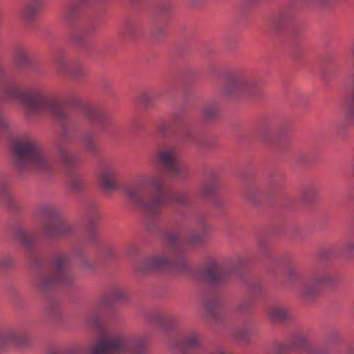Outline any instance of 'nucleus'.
<instances>
[{
	"instance_id": "48",
	"label": "nucleus",
	"mask_w": 354,
	"mask_h": 354,
	"mask_svg": "<svg viewBox=\"0 0 354 354\" xmlns=\"http://www.w3.org/2000/svg\"><path fill=\"white\" fill-rule=\"evenodd\" d=\"M344 249L346 253L354 254V239L347 241L344 244Z\"/></svg>"
},
{
	"instance_id": "41",
	"label": "nucleus",
	"mask_w": 354,
	"mask_h": 354,
	"mask_svg": "<svg viewBox=\"0 0 354 354\" xmlns=\"http://www.w3.org/2000/svg\"><path fill=\"white\" fill-rule=\"evenodd\" d=\"M173 120H174V123L177 126L182 127L186 123V122L187 120V116L183 112H178V113H176L174 115Z\"/></svg>"
},
{
	"instance_id": "26",
	"label": "nucleus",
	"mask_w": 354,
	"mask_h": 354,
	"mask_svg": "<svg viewBox=\"0 0 354 354\" xmlns=\"http://www.w3.org/2000/svg\"><path fill=\"white\" fill-rule=\"evenodd\" d=\"M83 113L90 122L100 123L102 121L100 111L91 105L86 104L84 107Z\"/></svg>"
},
{
	"instance_id": "43",
	"label": "nucleus",
	"mask_w": 354,
	"mask_h": 354,
	"mask_svg": "<svg viewBox=\"0 0 354 354\" xmlns=\"http://www.w3.org/2000/svg\"><path fill=\"white\" fill-rule=\"evenodd\" d=\"M221 299L218 297H215L212 301H206L205 305L210 313L214 308H216L221 304Z\"/></svg>"
},
{
	"instance_id": "50",
	"label": "nucleus",
	"mask_w": 354,
	"mask_h": 354,
	"mask_svg": "<svg viewBox=\"0 0 354 354\" xmlns=\"http://www.w3.org/2000/svg\"><path fill=\"white\" fill-rule=\"evenodd\" d=\"M142 101L145 104H148L147 95L146 94L142 95Z\"/></svg>"
},
{
	"instance_id": "19",
	"label": "nucleus",
	"mask_w": 354,
	"mask_h": 354,
	"mask_svg": "<svg viewBox=\"0 0 354 354\" xmlns=\"http://www.w3.org/2000/svg\"><path fill=\"white\" fill-rule=\"evenodd\" d=\"M38 214L44 221L41 223L40 234L42 236V227L46 222L55 223L58 221L59 211L52 204H43L38 209Z\"/></svg>"
},
{
	"instance_id": "9",
	"label": "nucleus",
	"mask_w": 354,
	"mask_h": 354,
	"mask_svg": "<svg viewBox=\"0 0 354 354\" xmlns=\"http://www.w3.org/2000/svg\"><path fill=\"white\" fill-rule=\"evenodd\" d=\"M332 276L326 272H319L310 274L308 278L301 281L298 291L299 294L306 299L316 297L321 288L329 283Z\"/></svg>"
},
{
	"instance_id": "10",
	"label": "nucleus",
	"mask_w": 354,
	"mask_h": 354,
	"mask_svg": "<svg viewBox=\"0 0 354 354\" xmlns=\"http://www.w3.org/2000/svg\"><path fill=\"white\" fill-rule=\"evenodd\" d=\"M230 271L218 259H211L202 267V278L213 286H221L228 280Z\"/></svg>"
},
{
	"instance_id": "47",
	"label": "nucleus",
	"mask_w": 354,
	"mask_h": 354,
	"mask_svg": "<svg viewBox=\"0 0 354 354\" xmlns=\"http://www.w3.org/2000/svg\"><path fill=\"white\" fill-rule=\"evenodd\" d=\"M346 117L348 121L354 123V100L347 109Z\"/></svg>"
},
{
	"instance_id": "53",
	"label": "nucleus",
	"mask_w": 354,
	"mask_h": 354,
	"mask_svg": "<svg viewBox=\"0 0 354 354\" xmlns=\"http://www.w3.org/2000/svg\"><path fill=\"white\" fill-rule=\"evenodd\" d=\"M89 230V233H90V234H91V233H92V231H93V227H92V226H91V227H89V230Z\"/></svg>"
},
{
	"instance_id": "45",
	"label": "nucleus",
	"mask_w": 354,
	"mask_h": 354,
	"mask_svg": "<svg viewBox=\"0 0 354 354\" xmlns=\"http://www.w3.org/2000/svg\"><path fill=\"white\" fill-rule=\"evenodd\" d=\"M271 131V127L267 124H265L260 127V129H259V135L263 139L266 140L269 137Z\"/></svg>"
},
{
	"instance_id": "51",
	"label": "nucleus",
	"mask_w": 354,
	"mask_h": 354,
	"mask_svg": "<svg viewBox=\"0 0 354 354\" xmlns=\"http://www.w3.org/2000/svg\"><path fill=\"white\" fill-rule=\"evenodd\" d=\"M48 354H64V353H60L57 351L53 350L50 351Z\"/></svg>"
},
{
	"instance_id": "42",
	"label": "nucleus",
	"mask_w": 354,
	"mask_h": 354,
	"mask_svg": "<svg viewBox=\"0 0 354 354\" xmlns=\"http://www.w3.org/2000/svg\"><path fill=\"white\" fill-rule=\"evenodd\" d=\"M194 131L191 129H184L181 132V138L183 141H192L194 138Z\"/></svg>"
},
{
	"instance_id": "20",
	"label": "nucleus",
	"mask_w": 354,
	"mask_h": 354,
	"mask_svg": "<svg viewBox=\"0 0 354 354\" xmlns=\"http://www.w3.org/2000/svg\"><path fill=\"white\" fill-rule=\"evenodd\" d=\"M294 13L291 10H284L275 16L272 21V26L277 30L285 28L293 19Z\"/></svg>"
},
{
	"instance_id": "35",
	"label": "nucleus",
	"mask_w": 354,
	"mask_h": 354,
	"mask_svg": "<svg viewBox=\"0 0 354 354\" xmlns=\"http://www.w3.org/2000/svg\"><path fill=\"white\" fill-rule=\"evenodd\" d=\"M253 297L250 296V298L241 301L236 307V310L239 313H245L250 309L253 304Z\"/></svg>"
},
{
	"instance_id": "25",
	"label": "nucleus",
	"mask_w": 354,
	"mask_h": 354,
	"mask_svg": "<svg viewBox=\"0 0 354 354\" xmlns=\"http://www.w3.org/2000/svg\"><path fill=\"white\" fill-rule=\"evenodd\" d=\"M68 185L72 192H79L85 187L86 181L79 175L71 174L68 178Z\"/></svg>"
},
{
	"instance_id": "36",
	"label": "nucleus",
	"mask_w": 354,
	"mask_h": 354,
	"mask_svg": "<svg viewBox=\"0 0 354 354\" xmlns=\"http://www.w3.org/2000/svg\"><path fill=\"white\" fill-rule=\"evenodd\" d=\"M259 194V189L257 186L255 185H249L245 191V196L248 198V200H250L254 202L257 200Z\"/></svg>"
},
{
	"instance_id": "32",
	"label": "nucleus",
	"mask_w": 354,
	"mask_h": 354,
	"mask_svg": "<svg viewBox=\"0 0 354 354\" xmlns=\"http://www.w3.org/2000/svg\"><path fill=\"white\" fill-rule=\"evenodd\" d=\"M14 264V259L10 255H5L0 259V271L12 268Z\"/></svg>"
},
{
	"instance_id": "7",
	"label": "nucleus",
	"mask_w": 354,
	"mask_h": 354,
	"mask_svg": "<svg viewBox=\"0 0 354 354\" xmlns=\"http://www.w3.org/2000/svg\"><path fill=\"white\" fill-rule=\"evenodd\" d=\"M158 162L171 176L175 178H184L187 169L179 160V152L175 145H167L159 149L157 152Z\"/></svg>"
},
{
	"instance_id": "17",
	"label": "nucleus",
	"mask_w": 354,
	"mask_h": 354,
	"mask_svg": "<svg viewBox=\"0 0 354 354\" xmlns=\"http://www.w3.org/2000/svg\"><path fill=\"white\" fill-rule=\"evenodd\" d=\"M268 315L271 320L274 322H283L292 318L290 310L282 305H274L268 310Z\"/></svg>"
},
{
	"instance_id": "29",
	"label": "nucleus",
	"mask_w": 354,
	"mask_h": 354,
	"mask_svg": "<svg viewBox=\"0 0 354 354\" xmlns=\"http://www.w3.org/2000/svg\"><path fill=\"white\" fill-rule=\"evenodd\" d=\"M219 113V107L217 104H212L206 106L203 109V117L206 120H212L216 118Z\"/></svg>"
},
{
	"instance_id": "12",
	"label": "nucleus",
	"mask_w": 354,
	"mask_h": 354,
	"mask_svg": "<svg viewBox=\"0 0 354 354\" xmlns=\"http://www.w3.org/2000/svg\"><path fill=\"white\" fill-rule=\"evenodd\" d=\"M310 334L307 330L297 332L293 334L287 344H279L275 350L277 354H286L289 350L310 351Z\"/></svg>"
},
{
	"instance_id": "2",
	"label": "nucleus",
	"mask_w": 354,
	"mask_h": 354,
	"mask_svg": "<svg viewBox=\"0 0 354 354\" xmlns=\"http://www.w3.org/2000/svg\"><path fill=\"white\" fill-rule=\"evenodd\" d=\"M164 238L169 245L170 251L168 255L156 254L140 263L136 268L138 272L147 274L153 271L175 270L185 272L188 269V264L184 257L187 247L195 248L202 243V236L193 234L184 242L178 234L167 232Z\"/></svg>"
},
{
	"instance_id": "44",
	"label": "nucleus",
	"mask_w": 354,
	"mask_h": 354,
	"mask_svg": "<svg viewBox=\"0 0 354 354\" xmlns=\"http://www.w3.org/2000/svg\"><path fill=\"white\" fill-rule=\"evenodd\" d=\"M169 129V124L165 121H162L158 124L157 133L159 136H164Z\"/></svg>"
},
{
	"instance_id": "22",
	"label": "nucleus",
	"mask_w": 354,
	"mask_h": 354,
	"mask_svg": "<svg viewBox=\"0 0 354 354\" xmlns=\"http://www.w3.org/2000/svg\"><path fill=\"white\" fill-rule=\"evenodd\" d=\"M56 71L58 74L65 75L69 73L72 64H71L64 53H59L54 57Z\"/></svg>"
},
{
	"instance_id": "18",
	"label": "nucleus",
	"mask_w": 354,
	"mask_h": 354,
	"mask_svg": "<svg viewBox=\"0 0 354 354\" xmlns=\"http://www.w3.org/2000/svg\"><path fill=\"white\" fill-rule=\"evenodd\" d=\"M57 152L61 162L66 169H71L77 165L78 162L77 156L72 153L67 147L58 145Z\"/></svg>"
},
{
	"instance_id": "38",
	"label": "nucleus",
	"mask_w": 354,
	"mask_h": 354,
	"mask_svg": "<svg viewBox=\"0 0 354 354\" xmlns=\"http://www.w3.org/2000/svg\"><path fill=\"white\" fill-rule=\"evenodd\" d=\"M139 32V27L136 24H129L125 29V35L130 39H134Z\"/></svg>"
},
{
	"instance_id": "3",
	"label": "nucleus",
	"mask_w": 354,
	"mask_h": 354,
	"mask_svg": "<svg viewBox=\"0 0 354 354\" xmlns=\"http://www.w3.org/2000/svg\"><path fill=\"white\" fill-rule=\"evenodd\" d=\"M12 153L15 167L20 172L34 170L50 174L55 170L53 158L31 135L24 134L17 138Z\"/></svg>"
},
{
	"instance_id": "49",
	"label": "nucleus",
	"mask_w": 354,
	"mask_h": 354,
	"mask_svg": "<svg viewBox=\"0 0 354 354\" xmlns=\"http://www.w3.org/2000/svg\"><path fill=\"white\" fill-rule=\"evenodd\" d=\"M207 354H229L223 348H216L209 351Z\"/></svg>"
},
{
	"instance_id": "46",
	"label": "nucleus",
	"mask_w": 354,
	"mask_h": 354,
	"mask_svg": "<svg viewBox=\"0 0 354 354\" xmlns=\"http://www.w3.org/2000/svg\"><path fill=\"white\" fill-rule=\"evenodd\" d=\"M171 8V6L168 2L162 3L158 6L159 12L162 15L168 14L170 12Z\"/></svg>"
},
{
	"instance_id": "33",
	"label": "nucleus",
	"mask_w": 354,
	"mask_h": 354,
	"mask_svg": "<svg viewBox=\"0 0 354 354\" xmlns=\"http://www.w3.org/2000/svg\"><path fill=\"white\" fill-rule=\"evenodd\" d=\"M251 334H252V330L250 328H249L248 327H243L242 328L237 330L234 333V336L239 340L242 341V342H245L249 339Z\"/></svg>"
},
{
	"instance_id": "23",
	"label": "nucleus",
	"mask_w": 354,
	"mask_h": 354,
	"mask_svg": "<svg viewBox=\"0 0 354 354\" xmlns=\"http://www.w3.org/2000/svg\"><path fill=\"white\" fill-rule=\"evenodd\" d=\"M13 236L22 245L26 248L32 247L35 241V237L29 234L22 227L16 228L13 232Z\"/></svg>"
},
{
	"instance_id": "8",
	"label": "nucleus",
	"mask_w": 354,
	"mask_h": 354,
	"mask_svg": "<svg viewBox=\"0 0 354 354\" xmlns=\"http://www.w3.org/2000/svg\"><path fill=\"white\" fill-rule=\"evenodd\" d=\"M126 298L125 291L119 288H113L109 295L103 297L98 304L92 309L88 322L93 328H99L103 317L104 308H110L114 301H122Z\"/></svg>"
},
{
	"instance_id": "34",
	"label": "nucleus",
	"mask_w": 354,
	"mask_h": 354,
	"mask_svg": "<svg viewBox=\"0 0 354 354\" xmlns=\"http://www.w3.org/2000/svg\"><path fill=\"white\" fill-rule=\"evenodd\" d=\"M287 279L292 284L297 283L301 279V273L295 268H290L287 272Z\"/></svg>"
},
{
	"instance_id": "27",
	"label": "nucleus",
	"mask_w": 354,
	"mask_h": 354,
	"mask_svg": "<svg viewBox=\"0 0 354 354\" xmlns=\"http://www.w3.org/2000/svg\"><path fill=\"white\" fill-rule=\"evenodd\" d=\"M82 143L84 148L89 152L95 153L97 151L98 146L93 135L91 133L85 134L82 138Z\"/></svg>"
},
{
	"instance_id": "4",
	"label": "nucleus",
	"mask_w": 354,
	"mask_h": 354,
	"mask_svg": "<svg viewBox=\"0 0 354 354\" xmlns=\"http://www.w3.org/2000/svg\"><path fill=\"white\" fill-rule=\"evenodd\" d=\"M147 354V340L143 336L117 335L102 338L84 348L73 346L64 354Z\"/></svg>"
},
{
	"instance_id": "5",
	"label": "nucleus",
	"mask_w": 354,
	"mask_h": 354,
	"mask_svg": "<svg viewBox=\"0 0 354 354\" xmlns=\"http://www.w3.org/2000/svg\"><path fill=\"white\" fill-rule=\"evenodd\" d=\"M73 281V277L68 269L67 257L63 254H56L52 259L50 270L39 272L32 284L37 291L45 293L57 285H70Z\"/></svg>"
},
{
	"instance_id": "24",
	"label": "nucleus",
	"mask_w": 354,
	"mask_h": 354,
	"mask_svg": "<svg viewBox=\"0 0 354 354\" xmlns=\"http://www.w3.org/2000/svg\"><path fill=\"white\" fill-rule=\"evenodd\" d=\"M218 188V180L216 177L209 178L204 181L201 189V194L205 198H210L214 195Z\"/></svg>"
},
{
	"instance_id": "11",
	"label": "nucleus",
	"mask_w": 354,
	"mask_h": 354,
	"mask_svg": "<svg viewBox=\"0 0 354 354\" xmlns=\"http://www.w3.org/2000/svg\"><path fill=\"white\" fill-rule=\"evenodd\" d=\"M76 226L64 221H57L55 223L46 222L42 227V236L58 241L73 236L76 233Z\"/></svg>"
},
{
	"instance_id": "14",
	"label": "nucleus",
	"mask_w": 354,
	"mask_h": 354,
	"mask_svg": "<svg viewBox=\"0 0 354 354\" xmlns=\"http://www.w3.org/2000/svg\"><path fill=\"white\" fill-rule=\"evenodd\" d=\"M28 342V335L24 330H0V353L6 351L11 346H26Z\"/></svg>"
},
{
	"instance_id": "21",
	"label": "nucleus",
	"mask_w": 354,
	"mask_h": 354,
	"mask_svg": "<svg viewBox=\"0 0 354 354\" xmlns=\"http://www.w3.org/2000/svg\"><path fill=\"white\" fill-rule=\"evenodd\" d=\"M44 6V0H31L24 8V17L28 21H32L37 15L38 11Z\"/></svg>"
},
{
	"instance_id": "39",
	"label": "nucleus",
	"mask_w": 354,
	"mask_h": 354,
	"mask_svg": "<svg viewBox=\"0 0 354 354\" xmlns=\"http://www.w3.org/2000/svg\"><path fill=\"white\" fill-rule=\"evenodd\" d=\"M316 197V190L314 187H309L305 189L302 194L303 199L306 202L313 201Z\"/></svg>"
},
{
	"instance_id": "30",
	"label": "nucleus",
	"mask_w": 354,
	"mask_h": 354,
	"mask_svg": "<svg viewBox=\"0 0 354 354\" xmlns=\"http://www.w3.org/2000/svg\"><path fill=\"white\" fill-rule=\"evenodd\" d=\"M86 71L84 67L77 63L72 64L69 73L74 79L80 80L85 75Z\"/></svg>"
},
{
	"instance_id": "1",
	"label": "nucleus",
	"mask_w": 354,
	"mask_h": 354,
	"mask_svg": "<svg viewBox=\"0 0 354 354\" xmlns=\"http://www.w3.org/2000/svg\"><path fill=\"white\" fill-rule=\"evenodd\" d=\"M164 178L158 174L145 175L135 185L123 188L124 195L136 207L142 209L147 218V225L150 230L156 227V222L161 216L165 198L162 194Z\"/></svg>"
},
{
	"instance_id": "40",
	"label": "nucleus",
	"mask_w": 354,
	"mask_h": 354,
	"mask_svg": "<svg viewBox=\"0 0 354 354\" xmlns=\"http://www.w3.org/2000/svg\"><path fill=\"white\" fill-rule=\"evenodd\" d=\"M174 202L180 205L186 206L189 204V198L187 195L183 193H176L173 196Z\"/></svg>"
},
{
	"instance_id": "52",
	"label": "nucleus",
	"mask_w": 354,
	"mask_h": 354,
	"mask_svg": "<svg viewBox=\"0 0 354 354\" xmlns=\"http://www.w3.org/2000/svg\"><path fill=\"white\" fill-rule=\"evenodd\" d=\"M346 354H354V346H352Z\"/></svg>"
},
{
	"instance_id": "15",
	"label": "nucleus",
	"mask_w": 354,
	"mask_h": 354,
	"mask_svg": "<svg viewBox=\"0 0 354 354\" xmlns=\"http://www.w3.org/2000/svg\"><path fill=\"white\" fill-rule=\"evenodd\" d=\"M202 348V335L197 331L192 330L185 334L176 344L174 354H194L191 349Z\"/></svg>"
},
{
	"instance_id": "31",
	"label": "nucleus",
	"mask_w": 354,
	"mask_h": 354,
	"mask_svg": "<svg viewBox=\"0 0 354 354\" xmlns=\"http://www.w3.org/2000/svg\"><path fill=\"white\" fill-rule=\"evenodd\" d=\"M15 59L21 65H28L30 63V59L26 50L19 48L16 51Z\"/></svg>"
},
{
	"instance_id": "6",
	"label": "nucleus",
	"mask_w": 354,
	"mask_h": 354,
	"mask_svg": "<svg viewBox=\"0 0 354 354\" xmlns=\"http://www.w3.org/2000/svg\"><path fill=\"white\" fill-rule=\"evenodd\" d=\"M258 91V81L245 73L234 77L224 88L225 95L231 97H252L257 95Z\"/></svg>"
},
{
	"instance_id": "28",
	"label": "nucleus",
	"mask_w": 354,
	"mask_h": 354,
	"mask_svg": "<svg viewBox=\"0 0 354 354\" xmlns=\"http://www.w3.org/2000/svg\"><path fill=\"white\" fill-rule=\"evenodd\" d=\"M81 7L80 5L73 4L68 7L64 17L68 23H72L80 14Z\"/></svg>"
},
{
	"instance_id": "13",
	"label": "nucleus",
	"mask_w": 354,
	"mask_h": 354,
	"mask_svg": "<svg viewBox=\"0 0 354 354\" xmlns=\"http://www.w3.org/2000/svg\"><path fill=\"white\" fill-rule=\"evenodd\" d=\"M120 169L115 164H109L102 167L98 178L102 189L106 192L119 190L121 186L117 180Z\"/></svg>"
},
{
	"instance_id": "16",
	"label": "nucleus",
	"mask_w": 354,
	"mask_h": 354,
	"mask_svg": "<svg viewBox=\"0 0 354 354\" xmlns=\"http://www.w3.org/2000/svg\"><path fill=\"white\" fill-rule=\"evenodd\" d=\"M0 203L11 209L17 208L16 202L10 190L8 180L5 176H0Z\"/></svg>"
},
{
	"instance_id": "37",
	"label": "nucleus",
	"mask_w": 354,
	"mask_h": 354,
	"mask_svg": "<svg viewBox=\"0 0 354 354\" xmlns=\"http://www.w3.org/2000/svg\"><path fill=\"white\" fill-rule=\"evenodd\" d=\"M250 296L254 297L262 291V285L259 281L251 282L248 286Z\"/></svg>"
}]
</instances>
